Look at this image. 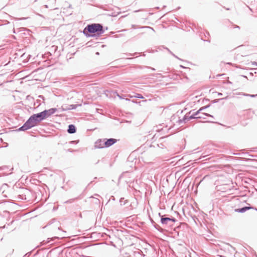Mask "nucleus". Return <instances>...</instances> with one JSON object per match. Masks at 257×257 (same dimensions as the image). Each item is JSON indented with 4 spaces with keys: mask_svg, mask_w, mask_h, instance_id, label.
<instances>
[{
    "mask_svg": "<svg viewBox=\"0 0 257 257\" xmlns=\"http://www.w3.org/2000/svg\"><path fill=\"white\" fill-rule=\"evenodd\" d=\"M46 115L43 111L31 115L26 122L20 128L18 131H25L37 125L40 121L45 119Z\"/></svg>",
    "mask_w": 257,
    "mask_h": 257,
    "instance_id": "f257e3e1",
    "label": "nucleus"
},
{
    "mask_svg": "<svg viewBox=\"0 0 257 257\" xmlns=\"http://www.w3.org/2000/svg\"><path fill=\"white\" fill-rule=\"evenodd\" d=\"M104 33L103 26L99 23L88 24L83 31V33L86 37L95 36V34H96L97 36H99Z\"/></svg>",
    "mask_w": 257,
    "mask_h": 257,
    "instance_id": "f03ea898",
    "label": "nucleus"
},
{
    "mask_svg": "<svg viewBox=\"0 0 257 257\" xmlns=\"http://www.w3.org/2000/svg\"><path fill=\"white\" fill-rule=\"evenodd\" d=\"M159 215L161 217V222L163 225L172 226L173 225V223L176 221V219L174 217L170 218L164 217V216H161L160 213H159Z\"/></svg>",
    "mask_w": 257,
    "mask_h": 257,
    "instance_id": "7ed1b4c3",
    "label": "nucleus"
},
{
    "mask_svg": "<svg viewBox=\"0 0 257 257\" xmlns=\"http://www.w3.org/2000/svg\"><path fill=\"white\" fill-rule=\"evenodd\" d=\"M3 189L4 190L2 192L3 196H4L5 198H7L9 197V185L6 184L4 183L1 186V190Z\"/></svg>",
    "mask_w": 257,
    "mask_h": 257,
    "instance_id": "20e7f679",
    "label": "nucleus"
},
{
    "mask_svg": "<svg viewBox=\"0 0 257 257\" xmlns=\"http://www.w3.org/2000/svg\"><path fill=\"white\" fill-rule=\"evenodd\" d=\"M117 142V140L113 138L104 139V145L105 148H108Z\"/></svg>",
    "mask_w": 257,
    "mask_h": 257,
    "instance_id": "39448f33",
    "label": "nucleus"
},
{
    "mask_svg": "<svg viewBox=\"0 0 257 257\" xmlns=\"http://www.w3.org/2000/svg\"><path fill=\"white\" fill-rule=\"evenodd\" d=\"M95 147L96 148H100V149L105 148L104 139L97 140L95 142Z\"/></svg>",
    "mask_w": 257,
    "mask_h": 257,
    "instance_id": "423d86ee",
    "label": "nucleus"
},
{
    "mask_svg": "<svg viewBox=\"0 0 257 257\" xmlns=\"http://www.w3.org/2000/svg\"><path fill=\"white\" fill-rule=\"evenodd\" d=\"M198 116H195V114L193 113L190 116H189L187 114H186L183 119H181L180 120V122H184L186 123L187 121H188L190 119H194V118H198L197 117Z\"/></svg>",
    "mask_w": 257,
    "mask_h": 257,
    "instance_id": "0eeeda50",
    "label": "nucleus"
},
{
    "mask_svg": "<svg viewBox=\"0 0 257 257\" xmlns=\"http://www.w3.org/2000/svg\"><path fill=\"white\" fill-rule=\"evenodd\" d=\"M198 116H195V114L193 113L190 116H189L187 114H186L183 119H181L180 120V122H184L186 123L187 121H188L190 119H194V118H198L197 117Z\"/></svg>",
    "mask_w": 257,
    "mask_h": 257,
    "instance_id": "6e6552de",
    "label": "nucleus"
},
{
    "mask_svg": "<svg viewBox=\"0 0 257 257\" xmlns=\"http://www.w3.org/2000/svg\"><path fill=\"white\" fill-rule=\"evenodd\" d=\"M57 110V108H52L48 110H45L43 111L44 113H45V115H46V117H48L51 115L52 114H54L56 112Z\"/></svg>",
    "mask_w": 257,
    "mask_h": 257,
    "instance_id": "1a4fd4ad",
    "label": "nucleus"
},
{
    "mask_svg": "<svg viewBox=\"0 0 257 257\" xmlns=\"http://www.w3.org/2000/svg\"><path fill=\"white\" fill-rule=\"evenodd\" d=\"M1 171H3V172L2 173L1 172V175L2 174H4V175L11 174L12 173L11 172V171L12 169V168L9 169V168L6 166L1 167Z\"/></svg>",
    "mask_w": 257,
    "mask_h": 257,
    "instance_id": "9d476101",
    "label": "nucleus"
},
{
    "mask_svg": "<svg viewBox=\"0 0 257 257\" xmlns=\"http://www.w3.org/2000/svg\"><path fill=\"white\" fill-rule=\"evenodd\" d=\"M253 208L250 206H244V207L240 208L235 209L234 211L236 212L243 213L250 209H253Z\"/></svg>",
    "mask_w": 257,
    "mask_h": 257,
    "instance_id": "9b49d317",
    "label": "nucleus"
},
{
    "mask_svg": "<svg viewBox=\"0 0 257 257\" xmlns=\"http://www.w3.org/2000/svg\"><path fill=\"white\" fill-rule=\"evenodd\" d=\"M76 128L74 124H69L68 125V128L67 130V132L69 134H74L76 132Z\"/></svg>",
    "mask_w": 257,
    "mask_h": 257,
    "instance_id": "f8f14e48",
    "label": "nucleus"
},
{
    "mask_svg": "<svg viewBox=\"0 0 257 257\" xmlns=\"http://www.w3.org/2000/svg\"><path fill=\"white\" fill-rule=\"evenodd\" d=\"M132 28L133 29H137L140 28L142 29H151L153 31H155L154 29L151 27L149 26H142V27H139L138 26L135 25H132Z\"/></svg>",
    "mask_w": 257,
    "mask_h": 257,
    "instance_id": "ddd939ff",
    "label": "nucleus"
},
{
    "mask_svg": "<svg viewBox=\"0 0 257 257\" xmlns=\"http://www.w3.org/2000/svg\"><path fill=\"white\" fill-rule=\"evenodd\" d=\"M208 107H209V106H205L202 107L200 108L198 110L196 111L194 114H195V116H199V114L200 113L201 111L206 109V108H207Z\"/></svg>",
    "mask_w": 257,
    "mask_h": 257,
    "instance_id": "4468645a",
    "label": "nucleus"
},
{
    "mask_svg": "<svg viewBox=\"0 0 257 257\" xmlns=\"http://www.w3.org/2000/svg\"><path fill=\"white\" fill-rule=\"evenodd\" d=\"M205 116H210V117H213V116L208 114V113H202V115H200L199 116H198L197 117L198 118H205Z\"/></svg>",
    "mask_w": 257,
    "mask_h": 257,
    "instance_id": "2eb2a0df",
    "label": "nucleus"
},
{
    "mask_svg": "<svg viewBox=\"0 0 257 257\" xmlns=\"http://www.w3.org/2000/svg\"><path fill=\"white\" fill-rule=\"evenodd\" d=\"M77 108V105L75 104H71L69 105L67 108L64 109V110H71Z\"/></svg>",
    "mask_w": 257,
    "mask_h": 257,
    "instance_id": "dca6fc26",
    "label": "nucleus"
},
{
    "mask_svg": "<svg viewBox=\"0 0 257 257\" xmlns=\"http://www.w3.org/2000/svg\"><path fill=\"white\" fill-rule=\"evenodd\" d=\"M154 227L159 231H163V229L158 224H155Z\"/></svg>",
    "mask_w": 257,
    "mask_h": 257,
    "instance_id": "f3484780",
    "label": "nucleus"
},
{
    "mask_svg": "<svg viewBox=\"0 0 257 257\" xmlns=\"http://www.w3.org/2000/svg\"><path fill=\"white\" fill-rule=\"evenodd\" d=\"M120 202L121 205H124L126 202H127V201L126 200H124V198H122L120 199Z\"/></svg>",
    "mask_w": 257,
    "mask_h": 257,
    "instance_id": "a211bd4d",
    "label": "nucleus"
},
{
    "mask_svg": "<svg viewBox=\"0 0 257 257\" xmlns=\"http://www.w3.org/2000/svg\"><path fill=\"white\" fill-rule=\"evenodd\" d=\"M135 97L138 98H144V97L142 96V95L140 93H137Z\"/></svg>",
    "mask_w": 257,
    "mask_h": 257,
    "instance_id": "6ab92c4d",
    "label": "nucleus"
},
{
    "mask_svg": "<svg viewBox=\"0 0 257 257\" xmlns=\"http://www.w3.org/2000/svg\"><path fill=\"white\" fill-rule=\"evenodd\" d=\"M167 49V50L174 56L175 57V58H177V59H180L177 56H176L174 54H173L169 49H168V48H166Z\"/></svg>",
    "mask_w": 257,
    "mask_h": 257,
    "instance_id": "aec40b11",
    "label": "nucleus"
},
{
    "mask_svg": "<svg viewBox=\"0 0 257 257\" xmlns=\"http://www.w3.org/2000/svg\"><path fill=\"white\" fill-rule=\"evenodd\" d=\"M9 62H10V61L8 63L3 62V63H2L1 64H3L4 65V66H6L9 63Z\"/></svg>",
    "mask_w": 257,
    "mask_h": 257,
    "instance_id": "412c9836",
    "label": "nucleus"
},
{
    "mask_svg": "<svg viewBox=\"0 0 257 257\" xmlns=\"http://www.w3.org/2000/svg\"><path fill=\"white\" fill-rule=\"evenodd\" d=\"M234 28H237V29H240V27H239L238 26L235 25V26H234Z\"/></svg>",
    "mask_w": 257,
    "mask_h": 257,
    "instance_id": "4be33fe9",
    "label": "nucleus"
},
{
    "mask_svg": "<svg viewBox=\"0 0 257 257\" xmlns=\"http://www.w3.org/2000/svg\"><path fill=\"white\" fill-rule=\"evenodd\" d=\"M248 95L250 96V97H254L255 96V95H253V94Z\"/></svg>",
    "mask_w": 257,
    "mask_h": 257,
    "instance_id": "5701e85b",
    "label": "nucleus"
},
{
    "mask_svg": "<svg viewBox=\"0 0 257 257\" xmlns=\"http://www.w3.org/2000/svg\"><path fill=\"white\" fill-rule=\"evenodd\" d=\"M218 96H221V95H222V94L221 93H218Z\"/></svg>",
    "mask_w": 257,
    "mask_h": 257,
    "instance_id": "b1692460",
    "label": "nucleus"
},
{
    "mask_svg": "<svg viewBox=\"0 0 257 257\" xmlns=\"http://www.w3.org/2000/svg\"><path fill=\"white\" fill-rule=\"evenodd\" d=\"M13 32H14V33H16V32H15V29L14 28H13Z\"/></svg>",
    "mask_w": 257,
    "mask_h": 257,
    "instance_id": "393cba45",
    "label": "nucleus"
},
{
    "mask_svg": "<svg viewBox=\"0 0 257 257\" xmlns=\"http://www.w3.org/2000/svg\"><path fill=\"white\" fill-rule=\"evenodd\" d=\"M5 227H6V226H5H5H4L3 227H2V226H1V229H2V228H5Z\"/></svg>",
    "mask_w": 257,
    "mask_h": 257,
    "instance_id": "a878e982",
    "label": "nucleus"
},
{
    "mask_svg": "<svg viewBox=\"0 0 257 257\" xmlns=\"http://www.w3.org/2000/svg\"><path fill=\"white\" fill-rule=\"evenodd\" d=\"M118 96L120 98H122V97H121L120 95H118Z\"/></svg>",
    "mask_w": 257,
    "mask_h": 257,
    "instance_id": "bb28decb",
    "label": "nucleus"
},
{
    "mask_svg": "<svg viewBox=\"0 0 257 257\" xmlns=\"http://www.w3.org/2000/svg\"><path fill=\"white\" fill-rule=\"evenodd\" d=\"M1 143H2L3 142V139L2 138L1 139Z\"/></svg>",
    "mask_w": 257,
    "mask_h": 257,
    "instance_id": "cd10ccee",
    "label": "nucleus"
},
{
    "mask_svg": "<svg viewBox=\"0 0 257 257\" xmlns=\"http://www.w3.org/2000/svg\"><path fill=\"white\" fill-rule=\"evenodd\" d=\"M96 54H97V55H99V53H98V52H97V53H96Z\"/></svg>",
    "mask_w": 257,
    "mask_h": 257,
    "instance_id": "c85d7f7f",
    "label": "nucleus"
},
{
    "mask_svg": "<svg viewBox=\"0 0 257 257\" xmlns=\"http://www.w3.org/2000/svg\"><path fill=\"white\" fill-rule=\"evenodd\" d=\"M225 98H226V97H225V98H222L221 99H225Z\"/></svg>",
    "mask_w": 257,
    "mask_h": 257,
    "instance_id": "c756f323",
    "label": "nucleus"
},
{
    "mask_svg": "<svg viewBox=\"0 0 257 257\" xmlns=\"http://www.w3.org/2000/svg\"><path fill=\"white\" fill-rule=\"evenodd\" d=\"M152 69L153 70H155V69H154V68H152Z\"/></svg>",
    "mask_w": 257,
    "mask_h": 257,
    "instance_id": "7c9ffc66",
    "label": "nucleus"
},
{
    "mask_svg": "<svg viewBox=\"0 0 257 257\" xmlns=\"http://www.w3.org/2000/svg\"><path fill=\"white\" fill-rule=\"evenodd\" d=\"M46 8H48V6L47 5H45Z\"/></svg>",
    "mask_w": 257,
    "mask_h": 257,
    "instance_id": "2f4dec72",
    "label": "nucleus"
},
{
    "mask_svg": "<svg viewBox=\"0 0 257 257\" xmlns=\"http://www.w3.org/2000/svg\"><path fill=\"white\" fill-rule=\"evenodd\" d=\"M255 210L257 211V209L256 208Z\"/></svg>",
    "mask_w": 257,
    "mask_h": 257,
    "instance_id": "473e14b6",
    "label": "nucleus"
}]
</instances>
